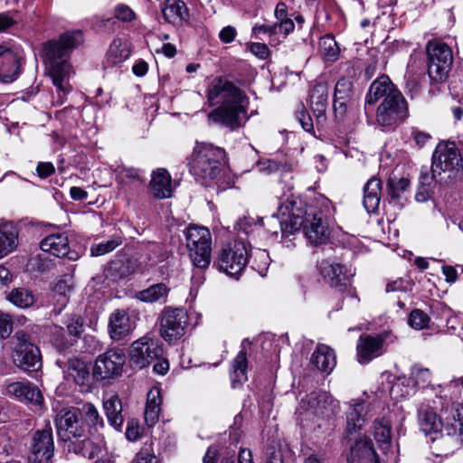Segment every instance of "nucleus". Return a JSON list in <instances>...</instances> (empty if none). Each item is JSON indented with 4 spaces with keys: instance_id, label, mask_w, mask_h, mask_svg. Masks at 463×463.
Returning <instances> with one entry per match:
<instances>
[{
    "instance_id": "nucleus-1",
    "label": "nucleus",
    "mask_w": 463,
    "mask_h": 463,
    "mask_svg": "<svg viewBox=\"0 0 463 463\" xmlns=\"http://www.w3.org/2000/svg\"><path fill=\"white\" fill-rule=\"evenodd\" d=\"M301 204L300 201L286 198L279 206V214L282 219L277 221V215L273 213L270 221L279 223L282 237H288L302 229L310 243H326L331 234L334 213L331 202L327 198L319 197L307 209H303Z\"/></svg>"
},
{
    "instance_id": "nucleus-2",
    "label": "nucleus",
    "mask_w": 463,
    "mask_h": 463,
    "mask_svg": "<svg viewBox=\"0 0 463 463\" xmlns=\"http://www.w3.org/2000/svg\"><path fill=\"white\" fill-rule=\"evenodd\" d=\"M207 101L214 107L208 119L233 131L241 128L248 120V99L246 95L232 82L214 78L208 85Z\"/></svg>"
},
{
    "instance_id": "nucleus-3",
    "label": "nucleus",
    "mask_w": 463,
    "mask_h": 463,
    "mask_svg": "<svg viewBox=\"0 0 463 463\" xmlns=\"http://www.w3.org/2000/svg\"><path fill=\"white\" fill-rule=\"evenodd\" d=\"M225 151L207 143H197L189 158L190 173L203 185L215 180L223 168Z\"/></svg>"
},
{
    "instance_id": "nucleus-4",
    "label": "nucleus",
    "mask_w": 463,
    "mask_h": 463,
    "mask_svg": "<svg viewBox=\"0 0 463 463\" xmlns=\"http://www.w3.org/2000/svg\"><path fill=\"white\" fill-rule=\"evenodd\" d=\"M432 178L439 183L456 179L463 174V159L454 142L439 143L433 153Z\"/></svg>"
},
{
    "instance_id": "nucleus-5",
    "label": "nucleus",
    "mask_w": 463,
    "mask_h": 463,
    "mask_svg": "<svg viewBox=\"0 0 463 463\" xmlns=\"http://www.w3.org/2000/svg\"><path fill=\"white\" fill-rule=\"evenodd\" d=\"M185 241L194 267L199 269H206L211 261L210 231L203 226L190 225L185 231Z\"/></svg>"
},
{
    "instance_id": "nucleus-6",
    "label": "nucleus",
    "mask_w": 463,
    "mask_h": 463,
    "mask_svg": "<svg viewBox=\"0 0 463 463\" xmlns=\"http://www.w3.org/2000/svg\"><path fill=\"white\" fill-rule=\"evenodd\" d=\"M298 411L307 418L330 419L339 411V402L327 392H312L300 401Z\"/></svg>"
},
{
    "instance_id": "nucleus-7",
    "label": "nucleus",
    "mask_w": 463,
    "mask_h": 463,
    "mask_svg": "<svg viewBox=\"0 0 463 463\" xmlns=\"http://www.w3.org/2000/svg\"><path fill=\"white\" fill-rule=\"evenodd\" d=\"M83 42L84 37L80 30H69L60 34V91L71 90L70 79L74 74L71 64L62 57H68Z\"/></svg>"
},
{
    "instance_id": "nucleus-8",
    "label": "nucleus",
    "mask_w": 463,
    "mask_h": 463,
    "mask_svg": "<svg viewBox=\"0 0 463 463\" xmlns=\"http://www.w3.org/2000/svg\"><path fill=\"white\" fill-rule=\"evenodd\" d=\"M428 56V74L434 81L447 79L453 61L452 51L444 43L429 42L426 46Z\"/></svg>"
},
{
    "instance_id": "nucleus-9",
    "label": "nucleus",
    "mask_w": 463,
    "mask_h": 463,
    "mask_svg": "<svg viewBox=\"0 0 463 463\" xmlns=\"http://www.w3.org/2000/svg\"><path fill=\"white\" fill-rule=\"evenodd\" d=\"M248 260L247 244L238 240L222 248L218 256V267L228 276L237 277L244 269Z\"/></svg>"
},
{
    "instance_id": "nucleus-10",
    "label": "nucleus",
    "mask_w": 463,
    "mask_h": 463,
    "mask_svg": "<svg viewBox=\"0 0 463 463\" xmlns=\"http://www.w3.org/2000/svg\"><path fill=\"white\" fill-rule=\"evenodd\" d=\"M12 358L14 364L23 371L34 372L42 366L41 354L37 346L29 341V336L22 331L14 335Z\"/></svg>"
},
{
    "instance_id": "nucleus-11",
    "label": "nucleus",
    "mask_w": 463,
    "mask_h": 463,
    "mask_svg": "<svg viewBox=\"0 0 463 463\" xmlns=\"http://www.w3.org/2000/svg\"><path fill=\"white\" fill-rule=\"evenodd\" d=\"M408 115L407 102L401 91H394L383 99L377 109L376 121L383 127H393Z\"/></svg>"
},
{
    "instance_id": "nucleus-12",
    "label": "nucleus",
    "mask_w": 463,
    "mask_h": 463,
    "mask_svg": "<svg viewBox=\"0 0 463 463\" xmlns=\"http://www.w3.org/2000/svg\"><path fill=\"white\" fill-rule=\"evenodd\" d=\"M126 362L124 353L110 349L99 354L92 369V377L97 381L109 380L121 375Z\"/></svg>"
},
{
    "instance_id": "nucleus-13",
    "label": "nucleus",
    "mask_w": 463,
    "mask_h": 463,
    "mask_svg": "<svg viewBox=\"0 0 463 463\" xmlns=\"http://www.w3.org/2000/svg\"><path fill=\"white\" fill-rule=\"evenodd\" d=\"M24 52L19 46L0 44V81L11 83L18 79L22 71Z\"/></svg>"
},
{
    "instance_id": "nucleus-14",
    "label": "nucleus",
    "mask_w": 463,
    "mask_h": 463,
    "mask_svg": "<svg viewBox=\"0 0 463 463\" xmlns=\"http://www.w3.org/2000/svg\"><path fill=\"white\" fill-rule=\"evenodd\" d=\"M188 326V314L184 308H165L161 319V335L171 343L184 335Z\"/></svg>"
},
{
    "instance_id": "nucleus-15",
    "label": "nucleus",
    "mask_w": 463,
    "mask_h": 463,
    "mask_svg": "<svg viewBox=\"0 0 463 463\" xmlns=\"http://www.w3.org/2000/svg\"><path fill=\"white\" fill-rule=\"evenodd\" d=\"M130 362L142 369L163 355V349L158 341L149 336H143L133 342L130 347Z\"/></svg>"
},
{
    "instance_id": "nucleus-16",
    "label": "nucleus",
    "mask_w": 463,
    "mask_h": 463,
    "mask_svg": "<svg viewBox=\"0 0 463 463\" xmlns=\"http://www.w3.org/2000/svg\"><path fill=\"white\" fill-rule=\"evenodd\" d=\"M387 336V333L361 335L356 345L358 363L361 364H368L383 355L386 350Z\"/></svg>"
},
{
    "instance_id": "nucleus-17",
    "label": "nucleus",
    "mask_w": 463,
    "mask_h": 463,
    "mask_svg": "<svg viewBox=\"0 0 463 463\" xmlns=\"http://www.w3.org/2000/svg\"><path fill=\"white\" fill-rule=\"evenodd\" d=\"M81 411L76 407L60 411V441L65 445L72 439L82 436L83 429L80 426Z\"/></svg>"
},
{
    "instance_id": "nucleus-18",
    "label": "nucleus",
    "mask_w": 463,
    "mask_h": 463,
    "mask_svg": "<svg viewBox=\"0 0 463 463\" xmlns=\"http://www.w3.org/2000/svg\"><path fill=\"white\" fill-rule=\"evenodd\" d=\"M346 431L350 434L357 432L371 418V404L363 399H353L345 402Z\"/></svg>"
},
{
    "instance_id": "nucleus-19",
    "label": "nucleus",
    "mask_w": 463,
    "mask_h": 463,
    "mask_svg": "<svg viewBox=\"0 0 463 463\" xmlns=\"http://www.w3.org/2000/svg\"><path fill=\"white\" fill-rule=\"evenodd\" d=\"M54 454V443L51 428L35 432L31 454L28 459L32 463H47Z\"/></svg>"
},
{
    "instance_id": "nucleus-20",
    "label": "nucleus",
    "mask_w": 463,
    "mask_h": 463,
    "mask_svg": "<svg viewBox=\"0 0 463 463\" xmlns=\"http://www.w3.org/2000/svg\"><path fill=\"white\" fill-rule=\"evenodd\" d=\"M135 327L136 323L127 310L116 309L109 317L108 331L113 341L125 339Z\"/></svg>"
},
{
    "instance_id": "nucleus-21",
    "label": "nucleus",
    "mask_w": 463,
    "mask_h": 463,
    "mask_svg": "<svg viewBox=\"0 0 463 463\" xmlns=\"http://www.w3.org/2000/svg\"><path fill=\"white\" fill-rule=\"evenodd\" d=\"M5 393L20 402L41 407L43 397L41 391L30 382H14L5 386Z\"/></svg>"
},
{
    "instance_id": "nucleus-22",
    "label": "nucleus",
    "mask_w": 463,
    "mask_h": 463,
    "mask_svg": "<svg viewBox=\"0 0 463 463\" xmlns=\"http://www.w3.org/2000/svg\"><path fill=\"white\" fill-rule=\"evenodd\" d=\"M318 267L321 275L335 287L345 285L354 274L351 268L329 260H322Z\"/></svg>"
},
{
    "instance_id": "nucleus-23",
    "label": "nucleus",
    "mask_w": 463,
    "mask_h": 463,
    "mask_svg": "<svg viewBox=\"0 0 463 463\" xmlns=\"http://www.w3.org/2000/svg\"><path fill=\"white\" fill-rule=\"evenodd\" d=\"M64 378L71 380L80 386H89L90 383L89 364L78 357L69 358L64 370Z\"/></svg>"
},
{
    "instance_id": "nucleus-24",
    "label": "nucleus",
    "mask_w": 463,
    "mask_h": 463,
    "mask_svg": "<svg viewBox=\"0 0 463 463\" xmlns=\"http://www.w3.org/2000/svg\"><path fill=\"white\" fill-rule=\"evenodd\" d=\"M431 380V373L427 368H421L418 366H414L411 369V378L409 381H411L414 386L418 388H424L429 385ZM405 382H408L405 378L399 379L391 388L390 393L392 397L398 398L399 396L404 397L409 394V391L406 389L405 392H402L400 393L401 385H403Z\"/></svg>"
},
{
    "instance_id": "nucleus-25",
    "label": "nucleus",
    "mask_w": 463,
    "mask_h": 463,
    "mask_svg": "<svg viewBox=\"0 0 463 463\" xmlns=\"http://www.w3.org/2000/svg\"><path fill=\"white\" fill-rule=\"evenodd\" d=\"M42 253L39 255V269L50 270L56 266L58 257V235L52 234L44 238L40 244Z\"/></svg>"
},
{
    "instance_id": "nucleus-26",
    "label": "nucleus",
    "mask_w": 463,
    "mask_h": 463,
    "mask_svg": "<svg viewBox=\"0 0 463 463\" xmlns=\"http://www.w3.org/2000/svg\"><path fill=\"white\" fill-rule=\"evenodd\" d=\"M348 463H378L377 455L370 439L362 438L351 448Z\"/></svg>"
},
{
    "instance_id": "nucleus-27",
    "label": "nucleus",
    "mask_w": 463,
    "mask_h": 463,
    "mask_svg": "<svg viewBox=\"0 0 463 463\" xmlns=\"http://www.w3.org/2000/svg\"><path fill=\"white\" fill-rule=\"evenodd\" d=\"M41 58L45 67L44 73L58 86V43L50 41L43 45Z\"/></svg>"
},
{
    "instance_id": "nucleus-28",
    "label": "nucleus",
    "mask_w": 463,
    "mask_h": 463,
    "mask_svg": "<svg viewBox=\"0 0 463 463\" xmlns=\"http://www.w3.org/2000/svg\"><path fill=\"white\" fill-rule=\"evenodd\" d=\"M394 91H400L392 83L387 76L377 78L370 86L368 94L365 99V110L367 106L374 105L378 100L389 97Z\"/></svg>"
},
{
    "instance_id": "nucleus-29",
    "label": "nucleus",
    "mask_w": 463,
    "mask_h": 463,
    "mask_svg": "<svg viewBox=\"0 0 463 463\" xmlns=\"http://www.w3.org/2000/svg\"><path fill=\"white\" fill-rule=\"evenodd\" d=\"M310 108L317 118H324L328 100V87L325 82L314 84L310 90Z\"/></svg>"
},
{
    "instance_id": "nucleus-30",
    "label": "nucleus",
    "mask_w": 463,
    "mask_h": 463,
    "mask_svg": "<svg viewBox=\"0 0 463 463\" xmlns=\"http://www.w3.org/2000/svg\"><path fill=\"white\" fill-rule=\"evenodd\" d=\"M382 195V182L373 177L364 186L363 204L368 213H375L380 205Z\"/></svg>"
},
{
    "instance_id": "nucleus-31",
    "label": "nucleus",
    "mask_w": 463,
    "mask_h": 463,
    "mask_svg": "<svg viewBox=\"0 0 463 463\" xmlns=\"http://www.w3.org/2000/svg\"><path fill=\"white\" fill-rule=\"evenodd\" d=\"M410 181L407 178L391 177L387 182V193L391 203L402 207L408 199Z\"/></svg>"
},
{
    "instance_id": "nucleus-32",
    "label": "nucleus",
    "mask_w": 463,
    "mask_h": 463,
    "mask_svg": "<svg viewBox=\"0 0 463 463\" xmlns=\"http://www.w3.org/2000/svg\"><path fill=\"white\" fill-rule=\"evenodd\" d=\"M162 14L170 24H179L188 17V9L184 1L165 0L161 5Z\"/></svg>"
},
{
    "instance_id": "nucleus-33",
    "label": "nucleus",
    "mask_w": 463,
    "mask_h": 463,
    "mask_svg": "<svg viewBox=\"0 0 463 463\" xmlns=\"http://www.w3.org/2000/svg\"><path fill=\"white\" fill-rule=\"evenodd\" d=\"M311 363L321 372L329 373L335 366V355L333 349L326 345H318L314 351Z\"/></svg>"
},
{
    "instance_id": "nucleus-34",
    "label": "nucleus",
    "mask_w": 463,
    "mask_h": 463,
    "mask_svg": "<svg viewBox=\"0 0 463 463\" xmlns=\"http://www.w3.org/2000/svg\"><path fill=\"white\" fill-rule=\"evenodd\" d=\"M150 187L155 197L159 199L168 198L172 195V184L169 173L159 168L152 175Z\"/></svg>"
},
{
    "instance_id": "nucleus-35",
    "label": "nucleus",
    "mask_w": 463,
    "mask_h": 463,
    "mask_svg": "<svg viewBox=\"0 0 463 463\" xmlns=\"http://www.w3.org/2000/svg\"><path fill=\"white\" fill-rule=\"evenodd\" d=\"M161 390L155 386L149 390L146 397L145 421L147 426L152 427L157 422L161 411Z\"/></svg>"
},
{
    "instance_id": "nucleus-36",
    "label": "nucleus",
    "mask_w": 463,
    "mask_h": 463,
    "mask_svg": "<svg viewBox=\"0 0 463 463\" xmlns=\"http://www.w3.org/2000/svg\"><path fill=\"white\" fill-rule=\"evenodd\" d=\"M136 263L130 259L118 258L111 260L105 269L106 277L111 280L124 279L135 271Z\"/></svg>"
},
{
    "instance_id": "nucleus-37",
    "label": "nucleus",
    "mask_w": 463,
    "mask_h": 463,
    "mask_svg": "<svg viewBox=\"0 0 463 463\" xmlns=\"http://www.w3.org/2000/svg\"><path fill=\"white\" fill-rule=\"evenodd\" d=\"M418 419L420 428L426 435L439 433L443 427L440 417L430 408H420Z\"/></svg>"
},
{
    "instance_id": "nucleus-38",
    "label": "nucleus",
    "mask_w": 463,
    "mask_h": 463,
    "mask_svg": "<svg viewBox=\"0 0 463 463\" xmlns=\"http://www.w3.org/2000/svg\"><path fill=\"white\" fill-rule=\"evenodd\" d=\"M373 437L379 449L386 453L392 445V426L389 420L382 418L373 421Z\"/></svg>"
},
{
    "instance_id": "nucleus-39",
    "label": "nucleus",
    "mask_w": 463,
    "mask_h": 463,
    "mask_svg": "<svg viewBox=\"0 0 463 463\" xmlns=\"http://www.w3.org/2000/svg\"><path fill=\"white\" fill-rule=\"evenodd\" d=\"M103 407L110 425L116 430H120L123 425L124 419L121 414L122 405L118 396L114 394L104 400Z\"/></svg>"
},
{
    "instance_id": "nucleus-40",
    "label": "nucleus",
    "mask_w": 463,
    "mask_h": 463,
    "mask_svg": "<svg viewBox=\"0 0 463 463\" xmlns=\"http://www.w3.org/2000/svg\"><path fill=\"white\" fill-rule=\"evenodd\" d=\"M352 91V82L347 78H341L335 84L333 106L335 111L340 113L345 109L346 102Z\"/></svg>"
},
{
    "instance_id": "nucleus-41",
    "label": "nucleus",
    "mask_w": 463,
    "mask_h": 463,
    "mask_svg": "<svg viewBox=\"0 0 463 463\" xmlns=\"http://www.w3.org/2000/svg\"><path fill=\"white\" fill-rule=\"evenodd\" d=\"M248 361L246 352L241 350L238 353L232 364L231 380L233 387L246 382Z\"/></svg>"
},
{
    "instance_id": "nucleus-42",
    "label": "nucleus",
    "mask_w": 463,
    "mask_h": 463,
    "mask_svg": "<svg viewBox=\"0 0 463 463\" xmlns=\"http://www.w3.org/2000/svg\"><path fill=\"white\" fill-rule=\"evenodd\" d=\"M74 439L75 440L71 439L65 445V448L67 447L68 452L73 451L75 454H80L89 459H93L99 455L100 450L99 447L96 445L92 440L83 439L80 441L78 440V438Z\"/></svg>"
},
{
    "instance_id": "nucleus-43",
    "label": "nucleus",
    "mask_w": 463,
    "mask_h": 463,
    "mask_svg": "<svg viewBox=\"0 0 463 463\" xmlns=\"http://www.w3.org/2000/svg\"><path fill=\"white\" fill-rule=\"evenodd\" d=\"M169 292L168 287L164 283H157L138 291L137 298L146 303L165 302Z\"/></svg>"
},
{
    "instance_id": "nucleus-44",
    "label": "nucleus",
    "mask_w": 463,
    "mask_h": 463,
    "mask_svg": "<svg viewBox=\"0 0 463 463\" xmlns=\"http://www.w3.org/2000/svg\"><path fill=\"white\" fill-rule=\"evenodd\" d=\"M18 234L10 224L0 227V259L9 254L17 246Z\"/></svg>"
},
{
    "instance_id": "nucleus-45",
    "label": "nucleus",
    "mask_w": 463,
    "mask_h": 463,
    "mask_svg": "<svg viewBox=\"0 0 463 463\" xmlns=\"http://www.w3.org/2000/svg\"><path fill=\"white\" fill-rule=\"evenodd\" d=\"M7 299L15 307L23 309L33 307L36 301L33 291L23 287L13 288L7 295Z\"/></svg>"
},
{
    "instance_id": "nucleus-46",
    "label": "nucleus",
    "mask_w": 463,
    "mask_h": 463,
    "mask_svg": "<svg viewBox=\"0 0 463 463\" xmlns=\"http://www.w3.org/2000/svg\"><path fill=\"white\" fill-rule=\"evenodd\" d=\"M130 51L128 47L127 43L120 39H115L109 45V48L106 54V61L109 65H114L123 62L128 58Z\"/></svg>"
},
{
    "instance_id": "nucleus-47",
    "label": "nucleus",
    "mask_w": 463,
    "mask_h": 463,
    "mask_svg": "<svg viewBox=\"0 0 463 463\" xmlns=\"http://www.w3.org/2000/svg\"><path fill=\"white\" fill-rule=\"evenodd\" d=\"M249 263L260 276H265L270 263L269 253L265 250L254 249L249 252Z\"/></svg>"
},
{
    "instance_id": "nucleus-48",
    "label": "nucleus",
    "mask_w": 463,
    "mask_h": 463,
    "mask_svg": "<svg viewBox=\"0 0 463 463\" xmlns=\"http://www.w3.org/2000/svg\"><path fill=\"white\" fill-rule=\"evenodd\" d=\"M319 47L321 53L326 61H335L338 59L340 48L333 36L326 35L321 38Z\"/></svg>"
},
{
    "instance_id": "nucleus-49",
    "label": "nucleus",
    "mask_w": 463,
    "mask_h": 463,
    "mask_svg": "<svg viewBox=\"0 0 463 463\" xmlns=\"http://www.w3.org/2000/svg\"><path fill=\"white\" fill-rule=\"evenodd\" d=\"M64 325L68 335L73 337V341L79 339L84 332V321L79 315L74 314L67 317Z\"/></svg>"
},
{
    "instance_id": "nucleus-50",
    "label": "nucleus",
    "mask_w": 463,
    "mask_h": 463,
    "mask_svg": "<svg viewBox=\"0 0 463 463\" xmlns=\"http://www.w3.org/2000/svg\"><path fill=\"white\" fill-rule=\"evenodd\" d=\"M122 244V238L119 235H113L107 241H101L97 244H93L90 247V253L92 256H101L107 254L113 250H115L118 246Z\"/></svg>"
},
{
    "instance_id": "nucleus-51",
    "label": "nucleus",
    "mask_w": 463,
    "mask_h": 463,
    "mask_svg": "<svg viewBox=\"0 0 463 463\" xmlns=\"http://www.w3.org/2000/svg\"><path fill=\"white\" fill-rule=\"evenodd\" d=\"M81 411V414H84L85 421L89 426L97 427L103 426V420L100 417L97 408L90 402L83 404Z\"/></svg>"
},
{
    "instance_id": "nucleus-52",
    "label": "nucleus",
    "mask_w": 463,
    "mask_h": 463,
    "mask_svg": "<svg viewBox=\"0 0 463 463\" xmlns=\"http://www.w3.org/2000/svg\"><path fill=\"white\" fill-rule=\"evenodd\" d=\"M430 317L426 313L420 309H415L411 312L409 317V325L417 329L420 330L428 326Z\"/></svg>"
},
{
    "instance_id": "nucleus-53",
    "label": "nucleus",
    "mask_w": 463,
    "mask_h": 463,
    "mask_svg": "<svg viewBox=\"0 0 463 463\" xmlns=\"http://www.w3.org/2000/svg\"><path fill=\"white\" fill-rule=\"evenodd\" d=\"M413 286L412 281L410 279L399 278L392 280L386 285V292H406L411 290Z\"/></svg>"
},
{
    "instance_id": "nucleus-54",
    "label": "nucleus",
    "mask_w": 463,
    "mask_h": 463,
    "mask_svg": "<svg viewBox=\"0 0 463 463\" xmlns=\"http://www.w3.org/2000/svg\"><path fill=\"white\" fill-rule=\"evenodd\" d=\"M14 319L11 315L2 314L0 316V337L8 338L14 330Z\"/></svg>"
},
{
    "instance_id": "nucleus-55",
    "label": "nucleus",
    "mask_w": 463,
    "mask_h": 463,
    "mask_svg": "<svg viewBox=\"0 0 463 463\" xmlns=\"http://www.w3.org/2000/svg\"><path fill=\"white\" fill-rule=\"evenodd\" d=\"M60 305L65 304L68 302L70 294L73 289V282L72 278L71 276L65 275L62 279H60Z\"/></svg>"
},
{
    "instance_id": "nucleus-56",
    "label": "nucleus",
    "mask_w": 463,
    "mask_h": 463,
    "mask_svg": "<svg viewBox=\"0 0 463 463\" xmlns=\"http://www.w3.org/2000/svg\"><path fill=\"white\" fill-rule=\"evenodd\" d=\"M132 463H160V460L149 448H143L136 455Z\"/></svg>"
},
{
    "instance_id": "nucleus-57",
    "label": "nucleus",
    "mask_w": 463,
    "mask_h": 463,
    "mask_svg": "<svg viewBox=\"0 0 463 463\" xmlns=\"http://www.w3.org/2000/svg\"><path fill=\"white\" fill-rule=\"evenodd\" d=\"M247 48L254 56L260 60H266L270 53L267 44L262 43H250L247 45Z\"/></svg>"
},
{
    "instance_id": "nucleus-58",
    "label": "nucleus",
    "mask_w": 463,
    "mask_h": 463,
    "mask_svg": "<svg viewBox=\"0 0 463 463\" xmlns=\"http://www.w3.org/2000/svg\"><path fill=\"white\" fill-rule=\"evenodd\" d=\"M68 237L60 233V259L67 258L70 260H76L79 258L78 252L68 250Z\"/></svg>"
},
{
    "instance_id": "nucleus-59",
    "label": "nucleus",
    "mask_w": 463,
    "mask_h": 463,
    "mask_svg": "<svg viewBox=\"0 0 463 463\" xmlns=\"http://www.w3.org/2000/svg\"><path fill=\"white\" fill-rule=\"evenodd\" d=\"M115 16L121 21L129 22L135 18V14L128 5H118L115 9Z\"/></svg>"
},
{
    "instance_id": "nucleus-60",
    "label": "nucleus",
    "mask_w": 463,
    "mask_h": 463,
    "mask_svg": "<svg viewBox=\"0 0 463 463\" xmlns=\"http://www.w3.org/2000/svg\"><path fill=\"white\" fill-rule=\"evenodd\" d=\"M261 33H267L270 36L277 34V25L275 24H255L252 27V34L258 37Z\"/></svg>"
},
{
    "instance_id": "nucleus-61",
    "label": "nucleus",
    "mask_w": 463,
    "mask_h": 463,
    "mask_svg": "<svg viewBox=\"0 0 463 463\" xmlns=\"http://www.w3.org/2000/svg\"><path fill=\"white\" fill-rule=\"evenodd\" d=\"M119 176L122 180L129 179L137 180L139 182L143 181L142 174L140 171L133 167H122L119 171Z\"/></svg>"
},
{
    "instance_id": "nucleus-62",
    "label": "nucleus",
    "mask_w": 463,
    "mask_h": 463,
    "mask_svg": "<svg viewBox=\"0 0 463 463\" xmlns=\"http://www.w3.org/2000/svg\"><path fill=\"white\" fill-rule=\"evenodd\" d=\"M36 172L39 177L46 178L55 173V167L50 162H40L37 165Z\"/></svg>"
},
{
    "instance_id": "nucleus-63",
    "label": "nucleus",
    "mask_w": 463,
    "mask_h": 463,
    "mask_svg": "<svg viewBox=\"0 0 463 463\" xmlns=\"http://www.w3.org/2000/svg\"><path fill=\"white\" fill-rule=\"evenodd\" d=\"M237 35V31L233 26L223 27L219 33L220 40L224 43H232Z\"/></svg>"
},
{
    "instance_id": "nucleus-64",
    "label": "nucleus",
    "mask_w": 463,
    "mask_h": 463,
    "mask_svg": "<svg viewBox=\"0 0 463 463\" xmlns=\"http://www.w3.org/2000/svg\"><path fill=\"white\" fill-rule=\"evenodd\" d=\"M297 117L304 130L307 132L313 130L314 126L312 118L304 109L298 112Z\"/></svg>"
}]
</instances>
